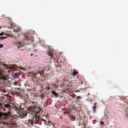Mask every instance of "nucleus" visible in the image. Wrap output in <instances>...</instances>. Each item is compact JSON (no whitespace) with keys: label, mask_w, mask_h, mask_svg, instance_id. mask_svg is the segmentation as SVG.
I'll return each instance as SVG.
<instances>
[{"label":"nucleus","mask_w":128,"mask_h":128,"mask_svg":"<svg viewBox=\"0 0 128 128\" xmlns=\"http://www.w3.org/2000/svg\"><path fill=\"white\" fill-rule=\"evenodd\" d=\"M3 45L2 44H0V48H3Z\"/></svg>","instance_id":"17"},{"label":"nucleus","mask_w":128,"mask_h":128,"mask_svg":"<svg viewBox=\"0 0 128 128\" xmlns=\"http://www.w3.org/2000/svg\"><path fill=\"white\" fill-rule=\"evenodd\" d=\"M12 117V116L11 115L10 112L3 113L0 111V118L4 121H9L10 119L9 118Z\"/></svg>","instance_id":"1"},{"label":"nucleus","mask_w":128,"mask_h":128,"mask_svg":"<svg viewBox=\"0 0 128 128\" xmlns=\"http://www.w3.org/2000/svg\"><path fill=\"white\" fill-rule=\"evenodd\" d=\"M8 38L7 36L2 37L0 36V40H3L6 38Z\"/></svg>","instance_id":"7"},{"label":"nucleus","mask_w":128,"mask_h":128,"mask_svg":"<svg viewBox=\"0 0 128 128\" xmlns=\"http://www.w3.org/2000/svg\"><path fill=\"white\" fill-rule=\"evenodd\" d=\"M52 94L54 95L56 97H59L58 94L54 90H52Z\"/></svg>","instance_id":"4"},{"label":"nucleus","mask_w":128,"mask_h":128,"mask_svg":"<svg viewBox=\"0 0 128 128\" xmlns=\"http://www.w3.org/2000/svg\"><path fill=\"white\" fill-rule=\"evenodd\" d=\"M33 55V54H30V56H32Z\"/></svg>","instance_id":"21"},{"label":"nucleus","mask_w":128,"mask_h":128,"mask_svg":"<svg viewBox=\"0 0 128 128\" xmlns=\"http://www.w3.org/2000/svg\"><path fill=\"white\" fill-rule=\"evenodd\" d=\"M100 124L102 125H103L104 124V122L103 121H100Z\"/></svg>","instance_id":"15"},{"label":"nucleus","mask_w":128,"mask_h":128,"mask_svg":"<svg viewBox=\"0 0 128 128\" xmlns=\"http://www.w3.org/2000/svg\"><path fill=\"white\" fill-rule=\"evenodd\" d=\"M48 123H49V124H51L52 125V126L54 127V124H52V122H50V121H49V122H48Z\"/></svg>","instance_id":"12"},{"label":"nucleus","mask_w":128,"mask_h":128,"mask_svg":"<svg viewBox=\"0 0 128 128\" xmlns=\"http://www.w3.org/2000/svg\"><path fill=\"white\" fill-rule=\"evenodd\" d=\"M3 124V122H0V124Z\"/></svg>","instance_id":"20"},{"label":"nucleus","mask_w":128,"mask_h":128,"mask_svg":"<svg viewBox=\"0 0 128 128\" xmlns=\"http://www.w3.org/2000/svg\"><path fill=\"white\" fill-rule=\"evenodd\" d=\"M4 34H5L6 35H7L4 32H2L0 33V36H2L3 35H4Z\"/></svg>","instance_id":"11"},{"label":"nucleus","mask_w":128,"mask_h":128,"mask_svg":"<svg viewBox=\"0 0 128 128\" xmlns=\"http://www.w3.org/2000/svg\"><path fill=\"white\" fill-rule=\"evenodd\" d=\"M96 108V106H93V110H94V112H95V111Z\"/></svg>","instance_id":"14"},{"label":"nucleus","mask_w":128,"mask_h":128,"mask_svg":"<svg viewBox=\"0 0 128 128\" xmlns=\"http://www.w3.org/2000/svg\"><path fill=\"white\" fill-rule=\"evenodd\" d=\"M34 52H38V50H34Z\"/></svg>","instance_id":"19"},{"label":"nucleus","mask_w":128,"mask_h":128,"mask_svg":"<svg viewBox=\"0 0 128 128\" xmlns=\"http://www.w3.org/2000/svg\"><path fill=\"white\" fill-rule=\"evenodd\" d=\"M20 116L21 117V118H24V115L22 114H20Z\"/></svg>","instance_id":"10"},{"label":"nucleus","mask_w":128,"mask_h":128,"mask_svg":"<svg viewBox=\"0 0 128 128\" xmlns=\"http://www.w3.org/2000/svg\"><path fill=\"white\" fill-rule=\"evenodd\" d=\"M11 104H12V103Z\"/></svg>","instance_id":"25"},{"label":"nucleus","mask_w":128,"mask_h":128,"mask_svg":"<svg viewBox=\"0 0 128 128\" xmlns=\"http://www.w3.org/2000/svg\"><path fill=\"white\" fill-rule=\"evenodd\" d=\"M9 66L10 67L13 69H17V68H18L19 69H20L18 66L15 64H10L9 65Z\"/></svg>","instance_id":"3"},{"label":"nucleus","mask_w":128,"mask_h":128,"mask_svg":"<svg viewBox=\"0 0 128 128\" xmlns=\"http://www.w3.org/2000/svg\"><path fill=\"white\" fill-rule=\"evenodd\" d=\"M2 28V26H0V29H1V28Z\"/></svg>","instance_id":"22"},{"label":"nucleus","mask_w":128,"mask_h":128,"mask_svg":"<svg viewBox=\"0 0 128 128\" xmlns=\"http://www.w3.org/2000/svg\"><path fill=\"white\" fill-rule=\"evenodd\" d=\"M14 83V85L17 86H20L21 85L20 83L19 82H16Z\"/></svg>","instance_id":"5"},{"label":"nucleus","mask_w":128,"mask_h":128,"mask_svg":"<svg viewBox=\"0 0 128 128\" xmlns=\"http://www.w3.org/2000/svg\"><path fill=\"white\" fill-rule=\"evenodd\" d=\"M7 104H5L3 103V105L2 106V109L1 110L2 111L4 112L6 110V108H8V109H9V108L11 107V106H10V104H12L10 102H8Z\"/></svg>","instance_id":"2"},{"label":"nucleus","mask_w":128,"mask_h":128,"mask_svg":"<svg viewBox=\"0 0 128 128\" xmlns=\"http://www.w3.org/2000/svg\"><path fill=\"white\" fill-rule=\"evenodd\" d=\"M76 98L77 100H78V99H79V98H80V97L79 96H77V97H76Z\"/></svg>","instance_id":"18"},{"label":"nucleus","mask_w":128,"mask_h":128,"mask_svg":"<svg viewBox=\"0 0 128 128\" xmlns=\"http://www.w3.org/2000/svg\"><path fill=\"white\" fill-rule=\"evenodd\" d=\"M66 112H65V111H64V114L66 113Z\"/></svg>","instance_id":"23"},{"label":"nucleus","mask_w":128,"mask_h":128,"mask_svg":"<svg viewBox=\"0 0 128 128\" xmlns=\"http://www.w3.org/2000/svg\"><path fill=\"white\" fill-rule=\"evenodd\" d=\"M78 72L74 71L73 72L72 75L74 76L76 75V74L78 73Z\"/></svg>","instance_id":"8"},{"label":"nucleus","mask_w":128,"mask_h":128,"mask_svg":"<svg viewBox=\"0 0 128 128\" xmlns=\"http://www.w3.org/2000/svg\"><path fill=\"white\" fill-rule=\"evenodd\" d=\"M3 104H2V103L0 102V109H2V106L3 105Z\"/></svg>","instance_id":"13"},{"label":"nucleus","mask_w":128,"mask_h":128,"mask_svg":"<svg viewBox=\"0 0 128 128\" xmlns=\"http://www.w3.org/2000/svg\"><path fill=\"white\" fill-rule=\"evenodd\" d=\"M14 77L18 78V73H16L14 74Z\"/></svg>","instance_id":"9"},{"label":"nucleus","mask_w":128,"mask_h":128,"mask_svg":"<svg viewBox=\"0 0 128 128\" xmlns=\"http://www.w3.org/2000/svg\"><path fill=\"white\" fill-rule=\"evenodd\" d=\"M21 96L22 98H26L27 96V94L25 93H22Z\"/></svg>","instance_id":"6"},{"label":"nucleus","mask_w":128,"mask_h":128,"mask_svg":"<svg viewBox=\"0 0 128 128\" xmlns=\"http://www.w3.org/2000/svg\"><path fill=\"white\" fill-rule=\"evenodd\" d=\"M0 62H1V61H0Z\"/></svg>","instance_id":"24"},{"label":"nucleus","mask_w":128,"mask_h":128,"mask_svg":"<svg viewBox=\"0 0 128 128\" xmlns=\"http://www.w3.org/2000/svg\"><path fill=\"white\" fill-rule=\"evenodd\" d=\"M22 93H18V96H20V97H21V95H22Z\"/></svg>","instance_id":"16"}]
</instances>
